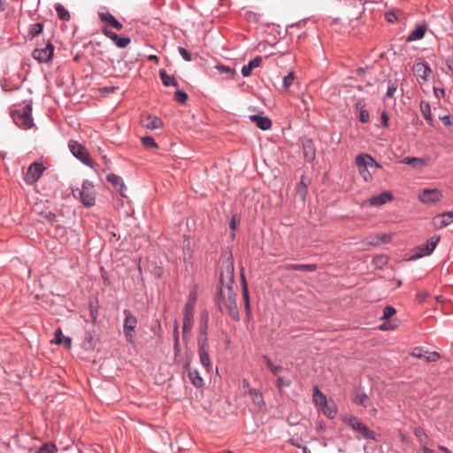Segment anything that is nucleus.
I'll use <instances>...</instances> for the list:
<instances>
[{"label": "nucleus", "instance_id": "f257e3e1", "mask_svg": "<svg viewBox=\"0 0 453 453\" xmlns=\"http://www.w3.org/2000/svg\"><path fill=\"white\" fill-rule=\"evenodd\" d=\"M234 273L233 261L230 258L223 261L219 277L220 288L217 292L216 300L221 312L223 308H226L231 319L238 321L240 315L236 305V295L233 289Z\"/></svg>", "mask_w": 453, "mask_h": 453}, {"label": "nucleus", "instance_id": "f03ea898", "mask_svg": "<svg viewBox=\"0 0 453 453\" xmlns=\"http://www.w3.org/2000/svg\"><path fill=\"white\" fill-rule=\"evenodd\" d=\"M343 421L351 427V429L357 434L358 440H371L374 441H379L378 434L372 431L365 424H364L358 418L355 416L345 417Z\"/></svg>", "mask_w": 453, "mask_h": 453}, {"label": "nucleus", "instance_id": "7ed1b4c3", "mask_svg": "<svg viewBox=\"0 0 453 453\" xmlns=\"http://www.w3.org/2000/svg\"><path fill=\"white\" fill-rule=\"evenodd\" d=\"M13 122L20 128L29 129L34 126L32 118V104L28 103L12 111Z\"/></svg>", "mask_w": 453, "mask_h": 453}, {"label": "nucleus", "instance_id": "20e7f679", "mask_svg": "<svg viewBox=\"0 0 453 453\" xmlns=\"http://www.w3.org/2000/svg\"><path fill=\"white\" fill-rule=\"evenodd\" d=\"M72 193L75 197L77 196L76 193L79 195L81 202L85 207L89 208L95 205L96 192L92 182L88 180H83L81 189H73Z\"/></svg>", "mask_w": 453, "mask_h": 453}, {"label": "nucleus", "instance_id": "39448f33", "mask_svg": "<svg viewBox=\"0 0 453 453\" xmlns=\"http://www.w3.org/2000/svg\"><path fill=\"white\" fill-rule=\"evenodd\" d=\"M124 313V321H123V333L126 337V340L129 343H134V332L137 326V319L136 317L127 309L123 311Z\"/></svg>", "mask_w": 453, "mask_h": 453}, {"label": "nucleus", "instance_id": "423d86ee", "mask_svg": "<svg viewBox=\"0 0 453 453\" xmlns=\"http://www.w3.org/2000/svg\"><path fill=\"white\" fill-rule=\"evenodd\" d=\"M439 241V235L432 236L426 243H422L416 248L415 253L412 255L411 258L418 259L431 255L435 250Z\"/></svg>", "mask_w": 453, "mask_h": 453}, {"label": "nucleus", "instance_id": "0eeeda50", "mask_svg": "<svg viewBox=\"0 0 453 453\" xmlns=\"http://www.w3.org/2000/svg\"><path fill=\"white\" fill-rule=\"evenodd\" d=\"M69 150L72 154L81 161L84 165L91 166L93 160L88 153L86 148L82 146L81 143L75 141H70L68 144Z\"/></svg>", "mask_w": 453, "mask_h": 453}, {"label": "nucleus", "instance_id": "6e6552de", "mask_svg": "<svg viewBox=\"0 0 453 453\" xmlns=\"http://www.w3.org/2000/svg\"><path fill=\"white\" fill-rule=\"evenodd\" d=\"M45 170L44 166L42 163L34 162L31 164L26 173L25 181L27 184L35 183L40 177L42 176L43 171Z\"/></svg>", "mask_w": 453, "mask_h": 453}, {"label": "nucleus", "instance_id": "1a4fd4ad", "mask_svg": "<svg viewBox=\"0 0 453 453\" xmlns=\"http://www.w3.org/2000/svg\"><path fill=\"white\" fill-rule=\"evenodd\" d=\"M54 46L48 42L43 48H36L33 52V58L40 63H48L53 57Z\"/></svg>", "mask_w": 453, "mask_h": 453}, {"label": "nucleus", "instance_id": "9d476101", "mask_svg": "<svg viewBox=\"0 0 453 453\" xmlns=\"http://www.w3.org/2000/svg\"><path fill=\"white\" fill-rule=\"evenodd\" d=\"M356 165L357 167H363L365 169H372L373 167L382 168V165L375 161V159L366 153L359 154L356 157Z\"/></svg>", "mask_w": 453, "mask_h": 453}, {"label": "nucleus", "instance_id": "9b49d317", "mask_svg": "<svg viewBox=\"0 0 453 453\" xmlns=\"http://www.w3.org/2000/svg\"><path fill=\"white\" fill-rule=\"evenodd\" d=\"M208 339H198V354L201 365L205 368L207 372L211 369L210 357L206 349Z\"/></svg>", "mask_w": 453, "mask_h": 453}, {"label": "nucleus", "instance_id": "f8f14e48", "mask_svg": "<svg viewBox=\"0 0 453 453\" xmlns=\"http://www.w3.org/2000/svg\"><path fill=\"white\" fill-rule=\"evenodd\" d=\"M102 33L107 38L111 39L114 42V44L120 49L127 47L131 42V39L128 36H119L115 32H112L108 28H103Z\"/></svg>", "mask_w": 453, "mask_h": 453}, {"label": "nucleus", "instance_id": "ddd939ff", "mask_svg": "<svg viewBox=\"0 0 453 453\" xmlns=\"http://www.w3.org/2000/svg\"><path fill=\"white\" fill-rule=\"evenodd\" d=\"M442 195L440 190L424 189L418 196L419 200L424 203H434L441 200Z\"/></svg>", "mask_w": 453, "mask_h": 453}, {"label": "nucleus", "instance_id": "4468645a", "mask_svg": "<svg viewBox=\"0 0 453 453\" xmlns=\"http://www.w3.org/2000/svg\"><path fill=\"white\" fill-rule=\"evenodd\" d=\"M413 74L423 81H426L428 74L432 72L430 66L424 62H417L412 66Z\"/></svg>", "mask_w": 453, "mask_h": 453}, {"label": "nucleus", "instance_id": "2eb2a0df", "mask_svg": "<svg viewBox=\"0 0 453 453\" xmlns=\"http://www.w3.org/2000/svg\"><path fill=\"white\" fill-rule=\"evenodd\" d=\"M99 19L102 22L111 26V27L121 30L123 28V24L119 22L111 13L110 12H99Z\"/></svg>", "mask_w": 453, "mask_h": 453}, {"label": "nucleus", "instance_id": "dca6fc26", "mask_svg": "<svg viewBox=\"0 0 453 453\" xmlns=\"http://www.w3.org/2000/svg\"><path fill=\"white\" fill-rule=\"evenodd\" d=\"M185 369L191 383L197 388H202L203 386V380L200 376L199 372L196 369L191 368L189 364L185 365Z\"/></svg>", "mask_w": 453, "mask_h": 453}, {"label": "nucleus", "instance_id": "f3484780", "mask_svg": "<svg viewBox=\"0 0 453 453\" xmlns=\"http://www.w3.org/2000/svg\"><path fill=\"white\" fill-rule=\"evenodd\" d=\"M393 199V196L390 192L384 191L378 196H374L369 199V204L371 206H381Z\"/></svg>", "mask_w": 453, "mask_h": 453}, {"label": "nucleus", "instance_id": "a211bd4d", "mask_svg": "<svg viewBox=\"0 0 453 453\" xmlns=\"http://www.w3.org/2000/svg\"><path fill=\"white\" fill-rule=\"evenodd\" d=\"M209 312L207 311H202L199 321V337L198 339H207V331L209 326Z\"/></svg>", "mask_w": 453, "mask_h": 453}, {"label": "nucleus", "instance_id": "6ab92c4d", "mask_svg": "<svg viewBox=\"0 0 453 453\" xmlns=\"http://www.w3.org/2000/svg\"><path fill=\"white\" fill-rule=\"evenodd\" d=\"M303 150L304 159L311 163L315 158V148L311 139H306L303 142Z\"/></svg>", "mask_w": 453, "mask_h": 453}, {"label": "nucleus", "instance_id": "aec40b11", "mask_svg": "<svg viewBox=\"0 0 453 453\" xmlns=\"http://www.w3.org/2000/svg\"><path fill=\"white\" fill-rule=\"evenodd\" d=\"M250 119L261 130L265 131L272 127V121L268 117H264V116L256 114V115L250 116Z\"/></svg>", "mask_w": 453, "mask_h": 453}, {"label": "nucleus", "instance_id": "412c9836", "mask_svg": "<svg viewBox=\"0 0 453 453\" xmlns=\"http://www.w3.org/2000/svg\"><path fill=\"white\" fill-rule=\"evenodd\" d=\"M262 57L257 56L253 59H251L248 65H245L242 68V74L243 77H249L251 74L253 69L258 67L262 63Z\"/></svg>", "mask_w": 453, "mask_h": 453}, {"label": "nucleus", "instance_id": "4be33fe9", "mask_svg": "<svg viewBox=\"0 0 453 453\" xmlns=\"http://www.w3.org/2000/svg\"><path fill=\"white\" fill-rule=\"evenodd\" d=\"M412 355L418 358H425L428 362H435L440 358L437 352H424L421 349H415Z\"/></svg>", "mask_w": 453, "mask_h": 453}, {"label": "nucleus", "instance_id": "5701e85b", "mask_svg": "<svg viewBox=\"0 0 453 453\" xmlns=\"http://www.w3.org/2000/svg\"><path fill=\"white\" fill-rule=\"evenodd\" d=\"M142 126L148 129L154 130L160 128L163 126V122L158 117L155 115H149L143 120Z\"/></svg>", "mask_w": 453, "mask_h": 453}, {"label": "nucleus", "instance_id": "b1692460", "mask_svg": "<svg viewBox=\"0 0 453 453\" xmlns=\"http://www.w3.org/2000/svg\"><path fill=\"white\" fill-rule=\"evenodd\" d=\"M319 410L322 411L325 416L331 419L334 418L337 414V407L333 400L328 401L326 405H323V407L319 408Z\"/></svg>", "mask_w": 453, "mask_h": 453}, {"label": "nucleus", "instance_id": "393cba45", "mask_svg": "<svg viewBox=\"0 0 453 453\" xmlns=\"http://www.w3.org/2000/svg\"><path fill=\"white\" fill-rule=\"evenodd\" d=\"M312 398L318 409L323 407L328 402L326 396L319 390L318 386L313 387Z\"/></svg>", "mask_w": 453, "mask_h": 453}, {"label": "nucleus", "instance_id": "a878e982", "mask_svg": "<svg viewBox=\"0 0 453 453\" xmlns=\"http://www.w3.org/2000/svg\"><path fill=\"white\" fill-rule=\"evenodd\" d=\"M426 31V26L425 25H418L414 30L408 35V42H414L420 40L424 37Z\"/></svg>", "mask_w": 453, "mask_h": 453}, {"label": "nucleus", "instance_id": "bb28decb", "mask_svg": "<svg viewBox=\"0 0 453 453\" xmlns=\"http://www.w3.org/2000/svg\"><path fill=\"white\" fill-rule=\"evenodd\" d=\"M402 162L403 164L411 165L413 168L420 169L426 165L427 159L422 157H404Z\"/></svg>", "mask_w": 453, "mask_h": 453}, {"label": "nucleus", "instance_id": "cd10ccee", "mask_svg": "<svg viewBox=\"0 0 453 453\" xmlns=\"http://www.w3.org/2000/svg\"><path fill=\"white\" fill-rule=\"evenodd\" d=\"M435 220H440L438 224L439 227H445L453 222V210L443 212L435 218Z\"/></svg>", "mask_w": 453, "mask_h": 453}, {"label": "nucleus", "instance_id": "c85d7f7f", "mask_svg": "<svg viewBox=\"0 0 453 453\" xmlns=\"http://www.w3.org/2000/svg\"><path fill=\"white\" fill-rule=\"evenodd\" d=\"M53 342L58 345L64 344L68 348L71 347V343H72L71 338L65 336L60 328H58L55 330Z\"/></svg>", "mask_w": 453, "mask_h": 453}, {"label": "nucleus", "instance_id": "c756f323", "mask_svg": "<svg viewBox=\"0 0 453 453\" xmlns=\"http://www.w3.org/2000/svg\"><path fill=\"white\" fill-rule=\"evenodd\" d=\"M248 394L250 395L253 403L257 405L258 408L261 409L262 407L265 406L263 395L261 392H259L257 389L250 388L249 389Z\"/></svg>", "mask_w": 453, "mask_h": 453}, {"label": "nucleus", "instance_id": "7c9ffc66", "mask_svg": "<svg viewBox=\"0 0 453 453\" xmlns=\"http://www.w3.org/2000/svg\"><path fill=\"white\" fill-rule=\"evenodd\" d=\"M420 111H421V113L423 115V117L425 118V119L428 122V124L430 126H434V120L432 119V115H431V108H430V104L429 103L426 102V101H421L420 103Z\"/></svg>", "mask_w": 453, "mask_h": 453}, {"label": "nucleus", "instance_id": "2f4dec72", "mask_svg": "<svg viewBox=\"0 0 453 453\" xmlns=\"http://www.w3.org/2000/svg\"><path fill=\"white\" fill-rule=\"evenodd\" d=\"M353 402L356 404L361 405L365 408L368 407L370 404L368 395L365 392H362L360 390L355 393Z\"/></svg>", "mask_w": 453, "mask_h": 453}, {"label": "nucleus", "instance_id": "473e14b6", "mask_svg": "<svg viewBox=\"0 0 453 453\" xmlns=\"http://www.w3.org/2000/svg\"><path fill=\"white\" fill-rule=\"evenodd\" d=\"M286 268L288 270L314 272L317 269V265L314 264H293L287 265Z\"/></svg>", "mask_w": 453, "mask_h": 453}, {"label": "nucleus", "instance_id": "72a5a7b5", "mask_svg": "<svg viewBox=\"0 0 453 453\" xmlns=\"http://www.w3.org/2000/svg\"><path fill=\"white\" fill-rule=\"evenodd\" d=\"M160 78L165 87H178L176 79L173 76L168 75L165 70L160 71Z\"/></svg>", "mask_w": 453, "mask_h": 453}, {"label": "nucleus", "instance_id": "f704fd0d", "mask_svg": "<svg viewBox=\"0 0 453 453\" xmlns=\"http://www.w3.org/2000/svg\"><path fill=\"white\" fill-rule=\"evenodd\" d=\"M54 9L59 19L68 21L71 18L69 12L61 4H56Z\"/></svg>", "mask_w": 453, "mask_h": 453}, {"label": "nucleus", "instance_id": "c9c22d12", "mask_svg": "<svg viewBox=\"0 0 453 453\" xmlns=\"http://www.w3.org/2000/svg\"><path fill=\"white\" fill-rule=\"evenodd\" d=\"M194 313L183 311V332L190 331L193 326Z\"/></svg>", "mask_w": 453, "mask_h": 453}, {"label": "nucleus", "instance_id": "e433bc0d", "mask_svg": "<svg viewBox=\"0 0 453 453\" xmlns=\"http://www.w3.org/2000/svg\"><path fill=\"white\" fill-rule=\"evenodd\" d=\"M43 30V24L42 23H35L32 24L29 27L28 35L31 38H34L35 36H38L40 34L42 33Z\"/></svg>", "mask_w": 453, "mask_h": 453}, {"label": "nucleus", "instance_id": "4c0bfd02", "mask_svg": "<svg viewBox=\"0 0 453 453\" xmlns=\"http://www.w3.org/2000/svg\"><path fill=\"white\" fill-rule=\"evenodd\" d=\"M263 358L267 367L274 375H277L279 372L282 371V366L274 365L267 356H264Z\"/></svg>", "mask_w": 453, "mask_h": 453}, {"label": "nucleus", "instance_id": "58836bf2", "mask_svg": "<svg viewBox=\"0 0 453 453\" xmlns=\"http://www.w3.org/2000/svg\"><path fill=\"white\" fill-rule=\"evenodd\" d=\"M215 69L219 71V73H226L227 76V79H230L234 75V70L230 68L229 66L224 65H217L215 66Z\"/></svg>", "mask_w": 453, "mask_h": 453}, {"label": "nucleus", "instance_id": "ea45409f", "mask_svg": "<svg viewBox=\"0 0 453 453\" xmlns=\"http://www.w3.org/2000/svg\"><path fill=\"white\" fill-rule=\"evenodd\" d=\"M396 312V310L393 307V306H390V305H387L384 309H383V314L382 316L380 317V320H384V319H389L390 317H392L393 315H395Z\"/></svg>", "mask_w": 453, "mask_h": 453}, {"label": "nucleus", "instance_id": "a19ab883", "mask_svg": "<svg viewBox=\"0 0 453 453\" xmlns=\"http://www.w3.org/2000/svg\"><path fill=\"white\" fill-rule=\"evenodd\" d=\"M389 239L390 237L387 234L376 235L374 238H372V241L369 242V243L372 245H379L380 243L388 242Z\"/></svg>", "mask_w": 453, "mask_h": 453}, {"label": "nucleus", "instance_id": "79ce46f5", "mask_svg": "<svg viewBox=\"0 0 453 453\" xmlns=\"http://www.w3.org/2000/svg\"><path fill=\"white\" fill-rule=\"evenodd\" d=\"M142 143L146 148H157L158 145L151 136H144L142 138Z\"/></svg>", "mask_w": 453, "mask_h": 453}, {"label": "nucleus", "instance_id": "37998d69", "mask_svg": "<svg viewBox=\"0 0 453 453\" xmlns=\"http://www.w3.org/2000/svg\"><path fill=\"white\" fill-rule=\"evenodd\" d=\"M174 99L180 104H184L188 99V95L183 90L178 89L174 93Z\"/></svg>", "mask_w": 453, "mask_h": 453}, {"label": "nucleus", "instance_id": "c03bdc74", "mask_svg": "<svg viewBox=\"0 0 453 453\" xmlns=\"http://www.w3.org/2000/svg\"><path fill=\"white\" fill-rule=\"evenodd\" d=\"M294 79L295 78L293 73H289L283 78L282 88H284V90H288L290 88L294 81Z\"/></svg>", "mask_w": 453, "mask_h": 453}, {"label": "nucleus", "instance_id": "a18cd8bd", "mask_svg": "<svg viewBox=\"0 0 453 453\" xmlns=\"http://www.w3.org/2000/svg\"><path fill=\"white\" fill-rule=\"evenodd\" d=\"M414 434L418 439L420 443L425 444L426 442V434L425 431L422 428L416 427L414 429Z\"/></svg>", "mask_w": 453, "mask_h": 453}, {"label": "nucleus", "instance_id": "49530a36", "mask_svg": "<svg viewBox=\"0 0 453 453\" xmlns=\"http://www.w3.org/2000/svg\"><path fill=\"white\" fill-rule=\"evenodd\" d=\"M397 85L395 82L389 81L386 92V97L391 98L395 93Z\"/></svg>", "mask_w": 453, "mask_h": 453}, {"label": "nucleus", "instance_id": "de8ad7c7", "mask_svg": "<svg viewBox=\"0 0 453 453\" xmlns=\"http://www.w3.org/2000/svg\"><path fill=\"white\" fill-rule=\"evenodd\" d=\"M358 171H359V173L360 175L362 176V178L365 180V181H371L372 179V173L370 172V170L368 169H365L363 167H358Z\"/></svg>", "mask_w": 453, "mask_h": 453}, {"label": "nucleus", "instance_id": "09e8293b", "mask_svg": "<svg viewBox=\"0 0 453 453\" xmlns=\"http://www.w3.org/2000/svg\"><path fill=\"white\" fill-rule=\"evenodd\" d=\"M37 453H56L55 445L44 444L42 446Z\"/></svg>", "mask_w": 453, "mask_h": 453}, {"label": "nucleus", "instance_id": "8fccbe9b", "mask_svg": "<svg viewBox=\"0 0 453 453\" xmlns=\"http://www.w3.org/2000/svg\"><path fill=\"white\" fill-rule=\"evenodd\" d=\"M291 385V380L288 379H285L283 377L277 378V387L281 389L283 387H289Z\"/></svg>", "mask_w": 453, "mask_h": 453}, {"label": "nucleus", "instance_id": "3c124183", "mask_svg": "<svg viewBox=\"0 0 453 453\" xmlns=\"http://www.w3.org/2000/svg\"><path fill=\"white\" fill-rule=\"evenodd\" d=\"M242 284L243 288V296L246 300V307L249 308V294L247 288V282L243 274H242Z\"/></svg>", "mask_w": 453, "mask_h": 453}, {"label": "nucleus", "instance_id": "603ef678", "mask_svg": "<svg viewBox=\"0 0 453 453\" xmlns=\"http://www.w3.org/2000/svg\"><path fill=\"white\" fill-rule=\"evenodd\" d=\"M178 51L184 60L191 61V54L185 48L179 47Z\"/></svg>", "mask_w": 453, "mask_h": 453}, {"label": "nucleus", "instance_id": "864d4df0", "mask_svg": "<svg viewBox=\"0 0 453 453\" xmlns=\"http://www.w3.org/2000/svg\"><path fill=\"white\" fill-rule=\"evenodd\" d=\"M370 119V114L367 110H362L359 111V120L362 123H367Z\"/></svg>", "mask_w": 453, "mask_h": 453}, {"label": "nucleus", "instance_id": "5fc2aeb1", "mask_svg": "<svg viewBox=\"0 0 453 453\" xmlns=\"http://www.w3.org/2000/svg\"><path fill=\"white\" fill-rule=\"evenodd\" d=\"M298 193L302 198L304 199L306 196V185L303 181H301L298 185Z\"/></svg>", "mask_w": 453, "mask_h": 453}, {"label": "nucleus", "instance_id": "6e6d98bb", "mask_svg": "<svg viewBox=\"0 0 453 453\" xmlns=\"http://www.w3.org/2000/svg\"><path fill=\"white\" fill-rule=\"evenodd\" d=\"M90 316L94 322L96 321L98 316V309L96 306L90 305Z\"/></svg>", "mask_w": 453, "mask_h": 453}, {"label": "nucleus", "instance_id": "4d7b16f0", "mask_svg": "<svg viewBox=\"0 0 453 453\" xmlns=\"http://www.w3.org/2000/svg\"><path fill=\"white\" fill-rule=\"evenodd\" d=\"M395 327V326L393 325L391 322H384L380 326V328L384 331L393 330Z\"/></svg>", "mask_w": 453, "mask_h": 453}, {"label": "nucleus", "instance_id": "13d9d810", "mask_svg": "<svg viewBox=\"0 0 453 453\" xmlns=\"http://www.w3.org/2000/svg\"><path fill=\"white\" fill-rule=\"evenodd\" d=\"M434 93L435 97L438 99L443 97L445 95V91L443 88H435V87L434 88Z\"/></svg>", "mask_w": 453, "mask_h": 453}, {"label": "nucleus", "instance_id": "bf43d9fd", "mask_svg": "<svg viewBox=\"0 0 453 453\" xmlns=\"http://www.w3.org/2000/svg\"><path fill=\"white\" fill-rule=\"evenodd\" d=\"M380 118H381L382 126L384 127H387L388 126V120H389L387 111H382Z\"/></svg>", "mask_w": 453, "mask_h": 453}, {"label": "nucleus", "instance_id": "052dcab7", "mask_svg": "<svg viewBox=\"0 0 453 453\" xmlns=\"http://www.w3.org/2000/svg\"><path fill=\"white\" fill-rule=\"evenodd\" d=\"M174 351H175V354H176V355L180 352V348H179V335H178V329H177V327H175V336H174Z\"/></svg>", "mask_w": 453, "mask_h": 453}, {"label": "nucleus", "instance_id": "680f3d73", "mask_svg": "<svg viewBox=\"0 0 453 453\" xmlns=\"http://www.w3.org/2000/svg\"><path fill=\"white\" fill-rule=\"evenodd\" d=\"M194 310H195V305H194L193 301L188 300V302L185 304L184 311H186V312L190 311V312L194 313Z\"/></svg>", "mask_w": 453, "mask_h": 453}, {"label": "nucleus", "instance_id": "e2e57ef3", "mask_svg": "<svg viewBox=\"0 0 453 453\" xmlns=\"http://www.w3.org/2000/svg\"><path fill=\"white\" fill-rule=\"evenodd\" d=\"M355 107L357 110H358L359 111H361L362 110H365V104L364 102V100H358L356 104H355Z\"/></svg>", "mask_w": 453, "mask_h": 453}, {"label": "nucleus", "instance_id": "0e129e2a", "mask_svg": "<svg viewBox=\"0 0 453 453\" xmlns=\"http://www.w3.org/2000/svg\"><path fill=\"white\" fill-rule=\"evenodd\" d=\"M237 222H238V221H237L236 216H235V215H234V216L232 217L231 220H230V228H231L232 230H235V229H236V227H237Z\"/></svg>", "mask_w": 453, "mask_h": 453}, {"label": "nucleus", "instance_id": "69168bd1", "mask_svg": "<svg viewBox=\"0 0 453 453\" xmlns=\"http://www.w3.org/2000/svg\"><path fill=\"white\" fill-rule=\"evenodd\" d=\"M442 123L445 125V126H451L452 125V122L450 120V118L449 116H443L441 118Z\"/></svg>", "mask_w": 453, "mask_h": 453}, {"label": "nucleus", "instance_id": "338daca9", "mask_svg": "<svg viewBox=\"0 0 453 453\" xmlns=\"http://www.w3.org/2000/svg\"><path fill=\"white\" fill-rule=\"evenodd\" d=\"M119 178L117 175H115V174H109V175L107 176V180H108L109 181L112 182V183H116V182H117V180H119Z\"/></svg>", "mask_w": 453, "mask_h": 453}, {"label": "nucleus", "instance_id": "774afa93", "mask_svg": "<svg viewBox=\"0 0 453 453\" xmlns=\"http://www.w3.org/2000/svg\"><path fill=\"white\" fill-rule=\"evenodd\" d=\"M421 452L422 453H434V450L433 449H430L429 448L426 447V446H423L421 448Z\"/></svg>", "mask_w": 453, "mask_h": 453}]
</instances>
